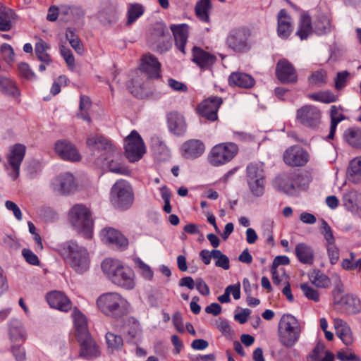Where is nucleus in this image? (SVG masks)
I'll list each match as a JSON object with an SVG mask.
<instances>
[{
	"label": "nucleus",
	"instance_id": "nucleus-61",
	"mask_svg": "<svg viewBox=\"0 0 361 361\" xmlns=\"http://www.w3.org/2000/svg\"><path fill=\"white\" fill-rule=\"evenodd\" d=\"M74 8L68 5H61L59 6V16L62 20H68L73 14Z\"/></svg>",
	"mask_w": 361,
	"mask_h": 361
},
{
	"label": "nucleus",
	"instance_id": "nucleus-7",
	"mask_svg": "<svg viewBox=\"0 0 361 361\" xmlns=\"http://www.w3.org/2000/svg\"><path fill=\"white\" fill-rule=\"evenodd\" d=\"M69 219L77 231L85 238H90L92 220L90 210L82 204H76L69 212Z\"/></svg>",
	"mask_w": 361,
	"mask_h": 361
},
{
	"label": "nucleus",
	"instance_id": "nucleus-59",
	"mask_svg": "<svg viewBox=\"0 0 361 361\" xmlns=\"http://www.w3.org/2000/svg\"><path fill=\"white\" fill-rule=\"evenodd\" d=\"M337 358L341 361H358L359 358L350 350H340L337 353Z\"/></svg>",
	"mask_w": 361,
	"mask_h": 361
},
{
	"label": "nucleus",
	"instance_id": "nucleus-28",
	"mask_svg": "<svg viewBox=\"0 0 361 361\" xmlns=\"http://www.w3.org/2000/svg\"><path fill=\"white\" fill-rule=\"evenodd\" d=\"M192 61L201 68H208L216 60V57L201 48L195 47L192 49Z\"/></svg>",
	"mask_w": 361,
	"mask_h": 361
},
{
	"label": "nucleus",
	"instance_id": "nucleus-31",
	"mask_svg": "<svg viewBox=\"0 0 361 361\" xmlns=\"http://www.w3.org/2000/svg\"><path fill=\"white\" fill-rule=\"evenodd\" d=\"M228 83L231 86L241 88H251L255 83V79L247 73L235 72L232 73L228 78Z\"/></svg>",
	"mask_w": 361,
	"mask_h": 361
},
{
	"label": "nucleus",
	"instance_id": "nucleus-9",
	"mask_svg": "<svg viewBox=\"0 0 361 361\" xmlns=\"http://www.w3.org/2000/svg\"><path fill=\"white\" fill-rule=\"evenodd\" d=\"M295 120L306 128L317 130L322 123V111L314 105H303L297 109Z\"/></svg>",
	"mask_w": 361,
	"mask_h": 361
},
{
	"label": "nucleus",
	"instance_id": "nucleus-24",
	"mask_svg": "<svg viewBox=\"0 0 361 361\" xmlns=\"http://www.w3.org/2000/svg\"><path fill=\"white\" fill-rule=\"evenodd\" d=\"M170 29L174 37L176 47L183 54H185V47L189 35V25L185 23L172 24L170 25Z\"/></svg>",
	"mask_w": 361,
	"mask_h": 361
},
{
	"label": "nucleus",
	"instance_id": "nucleus-23",
	"mask_svg": "<svg viewBox=\"0 0 361 361\" xmlns=\"http://www.w3.org/2000/svg\"><path fill=\"white\" fill-rule=\"evenodd\" d=\"M205 150L204 144L200 140L191 139L185 142L181 147L182 155L186 159H196Z\"/></svg>",
	"mask_w": 361,
	"mask_h": 361
},
{
	"label": "nucleus",
	"instance_id": "nucleus-36",
	"mask_svg": "<svg viewBox=\"0 0 361 361\" xmlns=\"http://www.w3.org/2000/svg\"><path fill=\"white\" fill-rule=\"evenodd\" d=\"M349 180L354 183H361V156L353 159L348 170Z\"/></svg>",
	"mask_w": 361,
	"mask_h": 361
},
{
	"label": "nucleus",
	"instance_id": "nucleus-20",
	"mask_svg": "<svg viewBox=\"0 0 361 361\" xmlns=\"http://www.w3.org/2000/svg\"><path fill=\"white\" fill-rule=\"evenodd\" d=\"M122 333L128 343H136L141 336V327L139 322L135 317H129L122 327Z\"/></svg>",
	"mask_w": 361,
	"mask_h": 361
},
{
	"label": "nucleus",
	"instance_id": "nucleus-13",
	"mask_svg": "<svg viewBox=\"0 0 361 361\" xmlns=\"http://www.w3.org/2000/svg\"><path fill=\"white\" fill-rule=\"evenodd\" d=\"M309 154L302 147L293 145L285 150L283 159L285 164L291 167L305 166L309 161Z\"/></svg>",
	"mask_w": 361,
	"mask_h": 361
},
{
	"label": "nucleus",
	"instance_id": "nucleus-32",
	"mask_svg": "<svg viewBox=\"0 0 361 361\" xmlns=\"http://www.w3.org/2000/svg\"><path fill=\"white\" fill-rule=\"evenodd\" d=\"M8 334L10 340L13 342L25 340L26 334L22 322L16 319H12L8 322Z\"/></svg>",
	"mask_w": 361,
	"mask_h": 361
},
{
	"label": "nucleus",
	"instance_id": "nucleus-34",
	"mask_svg": "<svg viewBox=\"0 0 361 361\" xmlns=\"http://www.w3.org/2000/svg\"><path fill=\"white\" fill-rule=\"evenodd\" d=\"M212 9L210 0H200L196 3L195 12L198 19L204 23H209V13Z\"/></svg>",
	"mask_w": 361,
	"mask_h": 361
},
{
	"label": "nucleus",
	"instance_id": "nucleus-64",
	"mask_svg": "<svg viewBox=\"0 0 361 361\" xmlns=\"http://www.w3.org/2000/svg\"><path fill=\"white\" fill-rule=\"evenodd\" d=\"M195 286L198 292L202 295H209L210 290L208 285L202 278H197L195 281Z\"/></svg>",
	"mask_w": 361,
	"mask_h": 361
},
{
	"label": "nucleus",
	"instance_id": "nucleus-51",
	"mask_svg": "<svg viewBox=\"0 0 361 361\" xmlns=\"http://www.w3.org/2000/svg\"><path fill=\"white\" fill-rule=\"evenodd\" d=\"M312 283L317 287L326 288L331 284L329 278L324 274L317 271L314 276H312Z\"/></svg>",
	"mask_w": 361,
	"mask_h": 361
},
{
	"label": "nucleus",
	"instance_id": "nucleus-21",
	"mask_svg": "<svg viewBox=\"0 0 361 361\" xmlns=\"http://www.w3.org/2000/svg\"><path fill=\"white\" fill-rule=\"evenodd\" d=\"M166 118L170 132L178 136L185 133L187 124L184 116L181 114L177 111H171L167 114Z\"/></svg>",
	"mask_w": 361,
	"mask_h": 361
},
{
	"label": "nucleus",
	"instance_id": "nucleus-22",
	"mask_svg": "<svg viewBox=\"0 0 361 361\" xmlns=\"http://www.w3.org/2000/svg\"><path fill=\"white\" fill-rule=\"evenodd\" d=\"M161 64L151 54L144 55L141 59L140 70L151 78L160 77Z\"/></svg>",
	"mask_w": 361,
	"mask_h": 361
},
{
	"label": "nucleus",
	"instance_id": "nucleus-37",
	"mask_svg": "<svg viewBox=\"0 0 361 361\" xmlns=\"http://www.w3.org/2000/svg\"><path fill=\"white\" fill-rule=\"evenodd\" d=\"M76 338L89 334L86 317L81 312L75 311L73 314Z\"/></svg>",
	"mask_w": 361,
	"mask_h": 361
},
{
	"label": "nucleus",
	"instance_id": "nucleus-4",
	"mask_svg": "<svg viewBox=\"0 0 361 361\" xmlns=\"http://www.w3.org/2000/svg\"><path fill=\"white\" fill-rule=\"evenodd\" d=\"M301 332L302 326L296 317L290 314L281 316L278 324V336L284 347H293L299 341Z\"/></svg>",
	"mask_w": 361,
	"mask_h": 361
},
{
	"label": "nucleus",
	"instance_id": "nucleus-53",
	"mask_svg": "<svg viewBox=\"0 0 361 361\" xmlns=\"http://www.w3.org/2000/svg\"><path fill=\"white\" fill-rule=\"evenodd\" d=\"M321 233L323 235L326 241V245L335 243V238L333 235V231L328 223L324 220H321Z\"/></svg>",
	"mask_w": 361,
	"mask_h": 361
},
{
	"label": "nucleus",
	"instance_id": "nucleus-47",
	"mask_svg": "<svg viewBox=\"0 0 361 361\" xmlns=\"http://www.w3.org/2000/svg\"><path fill=\"white\" fill-rule=\"evenodd\" d=\"M331 30V23L328 18L322 16L314 23V31L319 35H324Z\"/></svg>",
	"mask_w": 361,
	"mask_h": 361
},
{
	"label": "nucleus",
	"instance_id": "nucleus-63",
	"mask_svg": "<svg viewBox=\"0 0 361 361\" xmlns=\"http://www.w3.org/2000/svg\"><path fill=\"white\" fill-rule=\"evenodd\" d=\"M11 352L17 361H25L26 353L25 349L20 345H13L11 347Z\"/></svg>",
	"mask_w": 361,
	"mask_h": 361
},
{
	"label": "nucleus",
	"instance_id": "nucleus-25",
	"mask_svg": "<svg viewBox=\"0 0 361 361\" xmlns=\"http://www.w3.org/2000/svg\"><path fill=\"white\" fill-rule=\"evenodd\" d=\"M47 300L49 305L55 309L67 312L71 309V302L61 291H51L47 295Z\"/></svg>",
	"mask_w": 361,
	"mask_h": 361
},
{
	"label": "nucleus",
	"instance_id": "nucleus-43",
	"mask_svg": "<svg viewBox=\"0 0 361 361\" xmlns=\"http://www.w3.org/2000/svg\"><path fill=\"white\" fill-rule=\"evenodd\" d=\"M92 106L90 99L85 95L80 96L79 111L77 114L78 117L81 118L84 121L89 123L91 122V118L89 115L88 111Z\"/></svg>",
	"mask_w": 361,
	"mask_h": 361
},
{
	"label": "nucleus",
	"instance_id": "nucleus-62",
	"mask_svg": "<svg viewBox=\"0 0 361 361\" xmlns=\"http://www.w3.org/2000/svg\"><path fill=\"white\" fill-rule=\"evenodd\" d=\"M355 254L353 252H350V258H345L342 260V262H341L342 268L347 271L355 270Z\"/></svg>",
	"mask_w": 361,
	"mask_h": 361
},
{
	"label": "nucleus",
	"instance_id": "nucleus-12",
	"mask_svg": "<svg viewBox=\"0 0 361 361\" xmlns=\"http://www.w3.org/2000/svg\"><path fill=\"white\" fill-rule=\"evenodd\" d=\"M86 145L90 151L99 153L102 159L107 154L115 156L117 154L115 145L102 135H90L86 140Z\"/></svg>",
	"mask_w": 361,
	"mask_h": 361
},
{
	"label": "nucleus",
	"instance_id": "nucleus-52",
	"mask_svg": "<svg viewBox=\"0 0 361 361\" xmlns=\"http://www.w3.org/2000/svg\"><path fill=\"white\" fill-rule=\"evenodd\" d=\"M18 68L20 77L28 80H33L36 79V75L28 63L21 62L18 65Z\"/></svg>",
	"mask_w": 361,
	"mask_h": 361
},
{
	"label": "nucleus",
	"instance_id": "nucleus-16",
	"mask_svg": "<svg viewBox=\"0 0 361 361\" xmlns=\"http://www.w3.org/2000/svg\"><path fill=\"white\" fill-rule=\"evenodd\" d=\"M54 150L56 154L63 160L76 161L80 159V155L76 147L68 140H58L55 143Z\"/></svg>",
	"mask_w": 361,
	"mask_h": 361
},
{
	"label": "nucleus",
	"instance_id": "nucleus-2",
	"mask_svg": "<svg viewBox=\"0 0 361 361\" xmlns=\"http://www.w3.org/2000/svg\"><path fill=\"white\" fill-rule=\"evenodd\" d=\"M103 272L115 285L126 290H131L135 286V274L128 266L114 259H105L102 263Z\"/></svg>",
	"mask_w": 361,
	"mask_h": 361
},
{
	"label": "nucleus",
	"instance_id": "nucleus-60",
	"mask_svg": "<svg viewBox=\"0 0 361 361\" xmlns=\"http://www.w3.org/2000/svg\"><path fill=\"white\" fill-rule=\"evenodd\" d=\"M349 73L346 71L338 72L335 79V87L337 90L342 89L346 84Z\"/></svg>",
	"mask_w": 361,
	"mask_h": 361
},
{
	"label": "nucleus",
	"instance_id": "nucleus-33",
	"mask_svg": "<svg viewBox=\"0 0 361 361\" xmlns=\"http://www.w3.org/2000/svg\"><path fill=\"white\" fill-rule=\"evenodd\" d=\"M15 12L7 7H0V31H9L15 22Z\"/></svg>",
	"mask_w": 361,
	"mask_h": 361
},
{
	"label": "nucleus",
	"instance_id": "nucleus-40",
	"mask_svg": "<svg viewBox=\"0 0 361 361\" xmlns=\"http://www.w3.org/2000/svg\"><path fill=\"white\" fill-rule=\"evenodd\" d=\"M311 18L308 15L301 16L296 35L302 40L312 34Z\"/></svg>",
	"mask_w": 361,
	"mask_h": 361
},
{
	"label": "nucleus",
	"instance_id": "nucleus-54",
	"mask_svg": "<svg viewBox=\"0 0 361 361\" xmlns=\"http://www.w3.org/2000/svg\"><path fill=\"white\" fill-rule=\"evenodd\" d=\"M309 82L312 85L321 86L326 82V72L323 70H319L312 73L309 78Z\"/></svg>",
	"mask_w": 361,
	"mask_h": 361
},
{
	"label": "nucleus",
	"instance_id": "nucleus-42",
	"mask_svg": "<svg viewBox=\"0 0 361 361\" xmlns=\"http://www.w3.org/2000/svg\"><path fill=\"white\" fill-rule=\"evenodd\" d=\"M361 197V193L355 190H350L343 194V202L346 209L352 212H355L357 207L356 202Z\"/></svg>",
	"mask_w": 361,
	"mask_h": 361
},
{
	"label": "nucleus",
	"instance_id": "nucleus-58",
	"mask_svg": "<svg viewBox=\"0 0 361 361\" xmlns=\"http://www.w3.org/2000/svg\"><path fill=\"white\" fill-rule=\"evenodd\" d=\"M22 255L28 264L33 266H37L39 264V259L38 257L30 249H23Z\"/></svg>",
	"mask_w": 361,
	"mask_h": 361
},
{
	"label": "nucleus",
	"instance_id": "nucleus-50",
	"mask_svg": "<svg viewBox=\"0 0 361 361\" xmlns=\"http://www.w3.org/2000/svg\"><path fill=\"white\" fill-rule=\"evenodd\" d=\"M106 340L108 348L113 350H119L123 347V341L121 336L111 332L106 334Z\"/></svg>",
	"mask_w": 361,
	"mask_h": 361
},
{
	"label": "nucleus",
	"instance_id": "nucleus-14",
	"mask_svg": "<svg viewBox=\"0 0 361 361\" xmlns=\"http://www.w3.org/2000/svg\"><path fill=\"white\" fill-rule=\"evenodd\" d=\"M222 104V99L219 97H211L201 102L197 108L200 116L206 119L214 121L217 120V112Z\"/></svg>",
	"mask_w": 361,
	"mask_h": 361
},
{
	"label": "nucleus",
	"instance_id": "nucleus-17",
	"mask_svg": "<svg viewBox=\"0 0 361 361\" xmlns=\"http://www.w3.org/2000/svg\"><path fill=\"white\" fill-rule=\"evenodd\" d=\"M276 74L278 79L283 83H294L298 80L296 71L286 60H281L277 63Z\"/></svg>",
	"mask_w": 361,
	"mask_h": 361
},
{
	"label": "nucleus",
	"instance_id": "nucleus-39",
	"mask_svg": "<svg viewBox=\"0 0 361 361\" xmlns=\"http://www.w3.org/2000/svg\"><path fill=\"white\" fill-rule=\"evenodd\" d=\"M345 140L353 147L361 149V129L350 128L344 133Z\"/></svg>",
	"mask_w": 361,
	"mask_h": 361
},
{
	"label": "nucleus",
	"instance_id": "nucleus-5",
	"mask_svg": "<svg viewBox=\"0 0 361 361\" xmlns=\"http://www.w3.org/2000/svg\"><path fill=\"white\" fill-rule=\"evenodd\" d=\"M252 30L249 27L240 26L231 29L226 38V45L237 54L248 52L252 47L250 37Z\"/></svg>",
	"mask_w": 361,
	"mask_h": 361
},
{
	"label": "nucleus",
	"instance_id": "nucleus-19",
	"mask_svg": "<svg viewBox=\"0 0 361 361\" xmlns=\"http://www.w3.org/2000/svg\"><path fill=\"white\" fill-rule=\"evenodd\" d=\"M51 186L56 192L63 195L68 194L75 188L74 177L69 173L61 174L52 181Z\"/></svg>",
	"mask_w": 361,
	"mask_h": 361
},
{
	"label": "nucleus",
	"instance_id": "nucleus-48",
	"mask_svg": "<svg viewBox=\"0 0 361 361\" xmlns=\"http://www.w3.org/2000/svg\"><path fill=\"white\" fill-rule=\"evenodd\" d=\"M2 90L8 95L13 97H18L20 94V91L16 85V83L8 78L3 79L1 82Z\"/></svg>",
	"mask_w": 361,
	"mask_h": 361
},
{
	"label": "nucleus",
	"instance_id": "nucleus-10",
	"mask_svg": "<svg viewBox=\"0 0 361 361\" xmlns=\"http://www.w3.org/2000/svg\"><path fill=\"white\" fill-rule=\"evenodd\" d=\"M26 152V147L23 144H15L10 147L7 155L8 162L4 164L6 170L11 178L16 180L20 174V166Z\"/></svg>",
	"mask_w": 361,
	"mask_h": 361
},
{
	"label": "nucleus",
	"instance_id": "nucleus-57",
	"mask_svg": "<svg viewBox=\"0 0 361 361\" xmlns=\"http://www.w3.org/2000/svg\"><path fill=\"white\" fill-rule=\"evenodd\" d=\"M327 254L331 264H336L339 259V250L336 244L326 245Z\"/></svg>",
	"mask_w": 361,
	"mask_h": 361
},
{
	"label": "nucleus",
	"instance_id": "nucleus-44",
	"mask_svg": "<svg viewBox=\"0 0 361 361\" xmlns=\"http://www.w3.org/2000/svg\"><path fill=\"white\" fill-rule=\"evenodd\" d=\"M106 240L113 244L120 247H126L128 244V239L118 231L109 228L106 231Z\"/></svg>",
	"mask_w": 361,
	"mask_h": 361
},
{
	"label": "nucleus",
	"instance_id": "nucleus-49",
	"mask_svg": "<svg viewBox=\"0 0 361 361\" xmlns=\"http://www.w3.org/2000/svg\"><path fill=\"white\" fill-rule=\"evenodd\" d=\"M249 188L252 194L259 197L262 195L264 190V180L247 179Z\"/></svg>",
	"mask_w": 361,
	"mask_h": 361
},
{
	"label": "nucleus",
	"instance_id": "nucleus-38",
	"mask_svg": "<svg viewBox=\"0 0 361 361\" xmlns=\"http://www.w3.org/2000/svg\"><path fill=\"white\" fill-rule=\"evenodd\" d=\"M145 8L139 3L129 4L127 9L126 25H130L143 15Z\"/></svg>",
	"mask_w": 361,
	"mask_h": 361
},
{
	"label": "nucleus",
	"instance_id": "nucleus-45",
	"mask_svg": "<svg viewBox=\"0 0 361 361\" xmlns=\"http://www.w3.org/2000/svg\"><path fill=\"white\" fill-rule=\"evenodd\" d=\"M247 179L264 180V171L262 166L257 164H250L247 166Z\"/></svg>",
	"mask_w": 361,
	"mask_h": 361
},
{
	"label": "nucleus",
	"instance_id": "nucleus-30",
	"mask_svg": "<svg viewBox=\"0 0 361 361\" xmlns=\"http://www.w3.org/2000/svg\"><path fill=\"white\" fill-rule=\"evenodd\" d=\"M121 154L117 149V154L114 155L107 154L103 158L105 161V165L109 171L118 174L126 175L128 174L129 170L120 161Z\"/></svg>",
	"mask_w": 361,
	"mask_h": 361
},
{
	"label": "nucleus",
	"instance_id": "nucleus-8",
	"mask_svg": "<svg viewBox=\"0 0 361 361\" xmlns=\"http://www.w3.org/2000/svg\"><path fill=\"white\" fill-rule=\"evenodd\" d=\"M110 201L115 207L128 208L133 201V192L129 183L123 179L117 180L111 189Z\"/></svg>",
	"mask_w": 361,
	"mask_h": 361
},
{
	"label": "nucleus",
	"instance_id": "nucleus-41",
	"mask_svg": "<svg viewBox=\"0 0 361 361\" xmlns=\"http://www.w3.org/2000/svg\"><path fill=\"white\" fill-rule=\"evenodd\" d=\"M49 49V46L44 41L40 39L35 44V51L37 58L41 62L49 64L51 63V58L47 51Z\"/></svg>",
	"mask_w": 361,
	"mask_h": 361
},
{
	"label": "nucleus",
	"instance_id": "nucleus-3",
	"mask_svg": "<svg viewBox=\"0 0 361 361\" xmlns=\"http://www.w3.org/2000/svg\"><path fill=\"white\" fill-rule=\"evenodd\" d=\"M97 306L102 314L116 319L126 315L130 309L128 300L116 292L102 294L97 300Z\"/></svg>",
	"mask_w": 361,
	"mask_h": 361
},
{
	"label": "nucleus",
	"instance_id": "nucleus-35",
	"mask_svg": "<svg viewBox=\"0 0 361 361\" xmlns=\"http://www.w3.org/2000/svg\"><path fill=\"white\" fill-rule=\"evenodd\" d=\"M300 176L298 174H291L276 180L279 183V187L286 193H291L295 190L297 185V180L299 179Z\"/></svg>",
	"mask_w": 361,
	"mask_h": 361
},
{
	"label": "nucleus",
	"instance_id": "nucleus-29",
	"mask_svg": "<svg viewBox=\"0 0 361 361\" xmlns=\"http://www.w3.org/2000/svg\"><path fill=\"white\" fill-rule=\"evenodd\" d=\"M334 324L336 335L345 345H350L353 343L354 338L351 329L347 323L339 318H336L334 320Z\"/></svg>",
	"mask_w": 361,
	"mask_h": 361
},
{
	"label": "nucleus",
	"instance_id": "nucleus-6",
	"mask_svg": "<svg viewBox=\"0 0 361 361\" xmlns=\"http://www.w3.org/2000/svg\"><path fill=\"white\" fill-rule=\"evenodd\" d=\"M238 153V145L232 142L214 145L207 155V161L213 166H221L232 161Z\"/></svg>",
	"mask_w": 361,
	"mask_h": 361
},
{
	"label": "nucleus",
	"instance_id": "nucleus-1",
	"mask_svg": "<svg viewBox=\"0 0 361 361\" xmlns=\"http://www.w3.org/2000/svg\"><path fill=\"white\" fill-rule=\"evenodd\" d=\"M58 253L66 264L77 273L82 274L90 267V257L87 248L71 240L60 244Z\"/></svg>",
	"mask_w": 361,
	"mask_h": 361
},
{
	"label": "nucleus",
	"instance_id": "nucleus-11",
	"mask_svg": "<svg viewBox=\"0 0 361 361\" xmlns=\"http://www.w3.org/2000/svg\"><path fill=\"white\" fill-rule=\"evenodd\" d=\"M145 153L144 142L136 130L125 139V154L128 159L131 162L140 160Z\"/></svg>",
	"mask_w": 361,
	"mask_h": 361
},
{
	"label": "nucleus",
	"instance_id": "nucleus-15",
	"mask_svg": "<svg viewBox=\"0 0 361 361\" xmlns=\"http://www.w3.org/2000/svg\"><path fill=\"white\" fill-rule=\"evenodd\" d=\"M334 304L341 312L349 314L357 313L361 309L359 298L350 294H346L339 300H337V295L335 294Z\"/></svg>",
	"mask_w": 361,
	"mask_h": 361
},
{
	"label": "nucleus",
	"instance_id": "nucleus-27",
	"mask_svg": "<svg viewBox=\"0 0 361 361\" xmlns=\"http://www.w3.org/2000/svg\"><path fill=\"white\" fill-rule=\"evenodd\" d=\"M295 253L298 261L302 264L312 265L314 263V251L311 245L300 243L295 246Z\"/></svg>",
	"mask_w": 361,
	"mask_h": 361
},
{
	"label": "nucleus",
	"instance_id": "nucleus-18",
	"mask_svg": "<svg viewBox=\"0 0 361 361\" xmlns=\"http://www.w3.org/2000/svg\"><path fill=\"white\" fill-rule=\"evenodd\" d=\"M80 345V356L85 359H92L99 356V347L90 334L77 338Z\"/></svg>",
	"mask_w": 361,
	"mask_h": 361
},
{
	"label": "nucleus",
	"instance_id": "nucleus-46",
	"mask_svg": "<svg viewBox=\"0 0 361 361\" xmlns=\"http://www.w3.org/2000/svg\"><path fill=\"white\" fill-rule=\"evenodd\" d=\"M212 254L215 259V266L228 270L230 268V260L228 257L222 253L219 250H213Z\"/></svg>",
	"mask_w": 361,
	"mask_h": 361
},
{
	"label": "nucleus",
	"instance_id": "nucleus-56",
	"mask_svg": "<svg viewBox=\"0 0 361 361\" xmlns=\"http://www.w3.org/2000/svg\"><path fill=\"white\" fill-rule=\"evenodd\" d=\"M0 53L6 63H9L14 61L15 53L11 45L6 43L3 44L0 47Z\"/></svg>",
	"mask_w": 361,
	"mask_h": 361
},
{
	"label": "nucleus",
	"instance_id": "nucleus-55",
	"mask_svg": "<svg viewBox=\"0 0 361 361\" xmlns=\"http://www.w3.org/2000/svg\"><path fill=\"white\" fill-rule=\"evenodd\" d=\"M300 289L302 290L304 295L309 300H313L314 302H318L319 300V292L310 286L307 283H302L300 285Z\"/></svg>",
	"mask_w": 361,
	"mask_h": 361
},
{
	"label": "nucleus",
	"instance_id": "nucleus-26",
	"mask_svg": "<svg viewBox=\"0 0 361 361\" xmlns=\"http://www.w3.org/2000/svg\"><path fill=\"white\" fill-rule=\"evenodd\" d=\"M277 34L282 39L288 38L293 31V22L286 10L281 9L277 15Z\"/></svg>",
	"mask_w": 361,
	"mask_h": 361
}]
</instances>
